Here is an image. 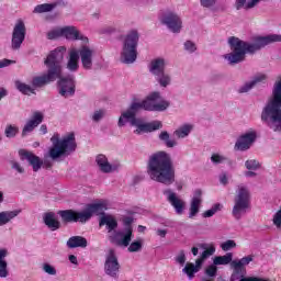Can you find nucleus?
Masks as SVG:
<instances>
[{"label": "nucleus", "instance_id": "nucleus-53", "mask_svg": "<svg viewBox=\"0 0 281 281\" xmlns=\"http://www.w3.org/2000/svg\"><path fill=\"white\" fill-rule=\"evenodd\" d=\"M216 271H218V268H216V265H211L205 269V273L209 276V278L216 277Z\"/></svg>", "mask_w": 281, "mask_h": 281}, {"label": "nucleus", "instance_id": "nucleus-9", "mask_svg": "<svg viewBox=\"0 0 281 281\" xmlns=\"http://www.w3.org/2000/svg\"><path fill=\"white\" fill-rule=\"evenodd\" d=\"M249 210H251V192L247 186L239 184L235 191L232 216L235 221H240Z\"/></svg>", "mask_w": 281, "mask_h": 281}, {"label": "nucleus", "instance_id": "nucleus-8", "mask_svg": "<svg viewBox=\"0 0 281 281\" xmlns=\"http://www.w3.org/2000/svg\"><path fill=\"white\" fill-rule=\"evenodd\" d=\"M168 106H170V101L164 99V97H161V92L155 91L149 93L146 97V99L140 102L134 101L131 104V111L127 112V114L133 116L135 115V113H139L142 109H144L145 111L161 112V111H166Z\"/></svg>", "mask_w": 281, "mask_h": 281}, {"label": "nucleus", "instance_id": "nucleus-59", "mask_svg": "<svg viewBox=\"0 0 281 281\" xmlns=\"http://www.w3.org/2000/svg\"><path fill=\"white\" fill-rule=\"evenodd\" d=\"M8 95V90L5 88H0V100H3Z\"/></svg>", "mask_w": 281, "mask_h": 281}, {"label": "nucleus", "instance_id": "nucleus-19", "mask_svg": "<svg viewBox=\"0 0 281 281\" xmlns=\"http://www.w3.org/2000/svg\"><path fill=\"white\" fill-rule=\"evenodd\" d=\"M95 165L103 175H111V172L120 169V164H111L109 158L103 154L97 155Z\"/></svg>", "mask_w": 281, "mask_h": 281}, {"label": "nucleus", "instance_id": "nucleus-55", "mask_svg": "<svg viewBox=\"0 0 281 281\" xmlns=\"http://www.w3.org/2000/svg\"><path fill=\"white\" fill-rule=\"evenodd\" d=\"M202 8H214L216 0H200Z\"/></svg>", "mask_w": 281, "mask_h": 281}, {"label": "nucleus", "instance_id": "nucleus-40", "mask_svg": "<svg viewBox=\"0 0 281 281\" xmlns=\"http://www.w3.org/2000/svg\"><path fill=\"white\" fill-rule=\"evenodd\" d=\"M233 258H234V255L232 252H227L224 256H216L213 259V265H215V267H218L220 265H229Z\"/></svg>", "mask_w": 281, "mask_h": 281}, {"label": "nucleus", "instance_id": "nucleus-33", "mask_svg": "<svg viewBox=\"0 0 281 281\" xmlns=\"http://www.w3.org/2000/svg\"><path fill=\"white\" fill-rule=\"evenodd\" d=\"M245 168L248 171L245 172V177H256V170H260V161L257 159H248L245 161Z\"/></svg>", "mask_w": 281, "mask_h": 281}, {"label": "nucleus", "instance_id": "nucleus-58", "mask_svg": "<svg viewBox=\"0 0 281 281\" xmlns=\"http://www.w3.org/2000/svg\"><path fill=\"white\" fill-rule=\"evenodd\" d=\"M156 234H157L160 238H166V235L168 234V231H167V229L158 228V229H156Z\"/></svg>", "mask_w": 281, "mask_h": 281}, {"label": "nucleus", "instance_id": "nucleus-31", "mask_svg": "<svg viewBox=\"0 0 281 281\" xmlns=\"http://www.w3.org/2000/svg\"><path fill=\"white\" fill-rule=\"evenodd\" d=\"M20 214L21 210L0 212V227H3V225H8V223L13 221V218H16V216Z\"/></svg>", "mask_w": 281, "mask_h": 281}, {"label": "nucleus", "instance_id": "nucleus-18", "mask_svg": "<svg viewBox=\"0 0 281 281\" xmlns=\"http://www.w3.org/2000/svg\"><path fill=\"white\" fill-rule=\"evenodd\" d=\"M258 139V132L256 130H248L241 134L235 143V150H249Z\"/></svg>", "mask_w": 281, "mask_h": 281}, {"label": "nucleus", "instance_id": "nucleus-25", "mask_svg": "<svg viewBox=\"0 0 281 281\" xmlns=\"http://www.w3.org/2000/svg\"><path fill=\"white\" fill-rule=\"evenodd\" d=\"M168 61L164 57H157L153 59L148 65V71L151 76H158L159 74H164L166 71V67Z\"/></svg>", "mask_w": 281, "mask_h": 281}, {"label": "nucleus", "instance_id": "nucleus-24", "mask_svg": "<svg viewBox=\"0 0 281 281\" xmlns=\"http://www.w3.org/2000/svg\"><path fill=\"white\" fill-rule=\"evenodd\" d=\"M99 226L104 227L108 229V236H111V234L116 233L117 231V220L113 215L109 214H102L99 221Z\"/></svg>", "mask_w": 281, "mask_h": 281}, {"label": "nucleus", "instance_id": "nucleus-5", "mask_svg": "<svg viewBox=\"0 0 281 281\" xmlns=\"http://www.w3.org/2000/svg\"><path fill=\"white\" fill-rule=\"evenodd\" d=\"M261 122L276 124L274 131H281V76L273 85L271 98L262 108Z\"/></svg>", "mask_w": 281, "mask_h": 281}, {"label": "nucleus", "instance_id": "nucleus-52", "mask_svg": "<svg viewBox=\"0 0 281 281\" xmlns=\"http://www.w3.org/2000/svg\"><path fill=\"white\" fill-rule=\"evenodd\" d=\"M184 49L189 54H194V52H196V44H194L192 41H187L184 42Z\"/></svg>", "mask_w": 281, "mask_h": 281}, {"label": "nucleus", "instance_id": "nucleus-3", "mask_svg": "<svg viewBox=\"0 0 281 281\" xmlns=\"http://www.w3.org/2000/svg\"><path fill=\"white\" fill-rule=\"evenodd\" d=\"M65 52H67V47L59 46L48 54L44 60V65H46L48 71L43 76L33 78L32 87L34 89H36V87H43V85H48V82H54L60 78V74H63V60H65Z\"/></svg>", "mask_w": 281, "mask_h": 281}, {"label": "nucleus", "instance_id": "nucleus-29", "mask_svg": "<svg viewBox=\"0 0 281 281\" xmlns=\"http://www.w3.org/2000/svg\"><path fill=\"white\" fill-rule=\"evenodd\" d=\"M265 80H267V75L261 74V75H257L252 78V80L247 81L246 83H244L241 87H239L238 89V93H249V91H251V89L260 83V82H265Z\"/></svg>", "mask_w": 281, "mask_h": 281}, {"label": "nucleus", "instance_id": "nucleus-64", "mask_svg": "<svg viewBox=\"0 0 281 281\" xmlns=\"http://www.w3.org/2000/svg\"><path fill=\"white\" fill-rule=\"evenodd\" d=\"M138 232H140V233H142V232H146V226L139 225V226H138Z\"/></svg>", "mask_w": 281, "mask_h": 281}, {"label": "nucleus", "instance_id": "nucleus-14", "mask_svg": "<svg viewBox=\"0 0 281 281\" xmlns=\"http://www.w3.org/2000/svg\"><path fill=\"white\" fill-rule=\"evenodd\" d=\"M58 214L66 223H87L91 220L89 207L80 212L74 210L59 211Z\"/></svg>", "mask_w": 281, "mask_h": 281}, {"label": "nucleus", "instance_id": "nucleus-30", "mask_svg": "<svg viewBox=\"0 0 281 281\" xmlns=\"http://www.w3.org/2000/svg\"><path fill=\"white\" fill-rule=\"evenodd\" d=\"M66 245L68 249H76L78 247L85 249L89 243L87 241V238L82 236H72L67 240Z\"/></svg>", "mask_w": 281, "mask_h": 281}, {"label": "nucleus", "instance_id": "nucleus-61", "mask_svg": "<svg viewBox=\"0 0 281 281\" xmlns=\"http://www.w3.org/2000/svg\"><path fill=\"white\" fill-rule=\"evenodd\" d=\"M220 182L223 184V186H227V176L226 175H222L220 177Z\"/></svg>", "mask_w": 281, "mask_h": 281}, {"label": "nucleus", "instance_id": "nucleus-46", "mask_svg": "<svg viewBox=\"0 0 281 281\" xmlns=\"http://www.w3.org/2000/svg\"><path fill=\"white\" fill-rule=\"evenodd\" d=\"M63 37V27H56L47 33L48 41H56V38Z\"/></svg>", "mask_w": 281, "mask_h": 281}, {"label": "nucleus", "instance_id": "nucleus-15", "mask_svg": "<svg viewBox=\"0 0 281 281\" xmlns=\"http://www.w3.org/2000/svg\"><path fill=\"white\" fill-rule=\"evenodd\" d=\"M57 79L59 94L63 98H72V95L76 94V80L74 79V76L63 77L61 72Z\"/></svg>", "mask_w": 281, "mask_h": 281}, {"label": "nucleus", "instance_id": "nucleus-36", "mask_svg": "<svg viewBox=\"0 0 281 281\" xmlns=\"http://www.w3.org/2000/svg\"><path fill=\"white\" fill-rule=\"evenodd\" d=\"M193 128L194 125L192 124H183L173 132V135H176L178 139H186V137L192 133Z\"/></svg>", "mask_w": 281, "mask_h": 281}, {"label": "nucleus", "instance_id": "nucleus-57", "mask_svg": "<svg viewBox=\"0 0 281 281\" xmlns=\"http://www.w3.org/2000/svg\"><path fill=\"white\" fill-rule=\"evenodd\" d=\"M267 1L269 0H250V10H254V8H256V5H258V3H267Z\"/></svg>", "mask_w": 281, "mask_h": 281}, {"label": "nucleus", "instance_id": "nucleus-21", "mask_svg": "<svg viewBox=\"0 0 281 281\" xmlns=\"http://www.w3.org/2000/svg\"><path fill=\"white\" fill-rule=\"evenodd\" d=\"M43 112H34L32 117L24 124L22 128V137H27L30 133L34 132V128H36L40 124L43 123Z\"/></svg>", "mask_w": 281, "mask_h": 281}, {"label": "nucleus", "instance_id": "nucleus-63", "mask_svg": "<svg viewBox=\"0 0 281 281\" xmlns=\"http://www.w3.org/2000/svg\"><path fill=\"white\" fill-rule=\"evenodd\" d=\"M91 16H92V19L98 20V19H100V12H94L91 14Z\"/></svg>", "mask_w": 281, "mask_h": 281}, {"label": "nucleus", "instance_id": "nucleus-56", "mask_svg": "<svg viewBox=\"0 0 281 281\" xmlns=\"http://www.w3.org/2000/svg\"><path fill=\"white\" fill-rule=\"evenodd\" d=\"M14 61L10 60V59H2L0 61V69H3L5 67H10V65H12Z\"/></svg>", "mask_w": 281, "mask_h": 281}, {"label": "nucleus", "instance_id": "nucleus-11", "mask_svg": "<svg viewBox=\"0 0 281 281\" xmlns=\"http://www.w3.org/2000/svg\"><path fill=\"white\" fill-rule=\"evenodd\" d=\"M133 238H135V235H133V226L131 225L108 235L110 243L116 245V247H128L130 243L133 241Z\"/></svg>", "mask_w": 281, "mask_h": 281}, {"label": "nucleus", "instance_id": "nucleus-48", "mask_svg": "<svg viewBox=\"0 0 281 281\" xmlns=\"http://www.w3.org/2000/svg\"><path fill=\"white\" fill-rule=\"evenodd\" d=\"M42 269L44 273H47V276H56L58 273V271L56 270V267L49 263H43Z\"/></svg>", "mask_w": 281, "mask_h": 281}, {"label": "nucleus", "instance_id": "nucleus-16", "mask_svg": "<svg viewBox=\"0 0 281 281\" xmlns=\"http://www.w3.org/2000/svg\"><path fill=\"white\" fill-rule=\"evenodd\" d=\"M120 261L117 260V255H115V250L110 249L105 255V276H109L110 278H117V276H120Z\"/></svg>", "mask_w": 281, "mask_h": 281}, {"label": "nucleus", "instance_id": "nucleus-49", "mask_svg": "<svg viewBox=\"0 0 281 281\" xmlns=\"http://www.w3.org/2000/svg\"><path fill=\"white\" fill-rule=\"evenodd\" d=\"M104 115H106V111L95 110L91 115V120H92V122H100V120H102L104 117Z\"/></svg>", "mask_w": 281, "mask_h": 281}, {"label": "nucleus", "instance_id": "nucleus-2", "mask_svg": "<svg viewBox=\"0 0 281 281\" xmlns=\"http://www.w3.org/2000/svg\"><path fill=\"white\" fill-rule=\"evenodd\" d=\"M147 175L156 183L172 186L175 183V165L170 154L166 151L153 154L147 162Z\"/></svg>", "mask_w": 281, "mask_h": 281}, {"label": "nucleus", "instance_id": "nucleus-42", "mask_svg": "<svg viewBox=\"0 0 281 281\" xmlns=\"http://www.w3.org/2000/svg\"><path fill=\"white\" fill-rule=\"evenodd\" d=\"M223 210V204L216 203L210 210L205 211L202 216L203 218H212L216 212H221Z\"/></svg>", "mask_w": 281, "mask_h": 281}, {"label": "nucleus", "instance_id": "nucleus-43", "mask_svg": "<svg viewBox=\"0 0 281 281\" xmlns=\"http://www.w3.org/2000/svg\"><path fill=\"white\" fill-rule=\"evenodd\" d=\"M4 135L9 139L14 138L15 135H19V126L13 125V124L7 125L5 130H4Z\"/></svg>", "mask_w": 281, "mask_h": 281}, {"label": "nucleus", "instance_id": "nucleus-12", "mask_svg": "<svg viewBox=\"0 0 281 281\" xmlns=\"http://www.w3.org/2000/svg\"><path fill=\"white\" fill-rule=\"evenodd\" d=\"M78 56L81 60V67L87 71L93 69V59L95 58V47L89 45V43H82L77 49Z\"/></svg>", "mask_w": 281, "mask_h": 281}, {"label": "nucleus", "instance_id": "nucleus-22", "mask_svg": "<svg viewBox=\"0 0 281 281\" xmlns=\"http://www.w3.org/2000/svg\"><path fill=\"white\" fill-rule=\"evenodd\" d=\"M19 155H20L22 161H24V159H25L32 166L33 172H38V170H41V168H43V159H41V157L34 155V153L27 151L25 149H21L19 151Z\"/></svg>", "mask_w": 281, "mask_h": 281}, {"label": "nucleus", "instance_id": "nucleus-4", "mask_svg": "<svg viewBox=\"0 0 281 281\" xmlns=\"http://www.w3.org/2000/svg\"><path fill=\"white\" fill-rule=\"evenodd\" d=\"M52 146L48 148L46 158L52 159V161H60L63 157H69L72 153H76L78 148V143H76V134L72 132L60 137V134L55 133L50 137Z\"/></svg>", "mask_w": 281, "mask_h": 281}, {"label": "nucleus", "instance_id": "nucleus-7", "mask_svg": "<svg viewBox=\"0 0 281 281\" xmlns=\"http://www.w3.org/2000/svg\"><path fill=\"white\" fill-rule=\"evenodd\" d=\"M128 113H131V105L126 111L122 112L121 116L119 117L117 126H120V128H122V126H126V122H130L131 126H135V135L154 133V131L164 128V123H161V121L145 122L142 119L135 117L137 113H134L132 116Z\"/></svg>", "mask_w": 281, "mask_h": 281}, {"label": "nucleus", "instance_id": "nucleus-10", "mask_svg": "<svg viewBox=\"0 0 281 281\" xmlns=\"http://www.w3.org/2000/svg\"><path fill=\"white\" fill-rule=\"evenodd\" d=\"M139 43V32L130 31L124 41L121 52V63L133 65L137 60V44Z\"/></svg>", "mask_w": 281, "mask_h": 281}, {"label": "nucleus", "instance_id": "nucleus-41", "mask_svg": "<svg viewBox=\"0 0 281 281\" xmlns=\"http://www.w3.org/2000/svg\"><path fill=\"white\" fill-rule=\"evenodd\" d=\"M54 8H56V4H52V3L38 4L34 8L33 12L34 14H43L45 12H52Z\"/></svg>", "mask_w": 281, "mask_h": 281}, {"label": "nucleus", "instance_id": "nucleus-47", "mask_svg": "<svg viewBox=\"0 0 281 281\" xmlns=\"http://www.w3.org/2000/svg\"><path fill=\"white\" fill-rule=\"evenodd\" d=\"M222 251H232V249H236V241L234 239H228L221 244Z\"/></svg>", "mask_w": 281, "mask_h": 281}, {"label": "nucleus", "instance_id": "nucleus-23", "mask_svg": "<svg viewBox=\"0 0 281 281\" xmlns=\"http://www.w3.org/2000/svg\"><path fill=\"white\" fill-rule=\"evenodd\" d=\"M63 37L67 41H81V43H89V37L82 34L76 26H63Z\"/></svg>", "mask_w": 281, "mask_h": 281}, {"label": "nucleus", "instance_id": "nucleus-45", "mask_svg": "<svg viewBox=\"0 0 281 281\" xmlns=\"http://www.w3.org/2000/svg\"><path fill=\"white\" fill-rule=\"evenodd\" d=\"M251 0H235V9L236 10H251Z\"/></svg>", "mask_w": 281, "mask_h": 281}, {"label": "nucleus", "instance_id": "nucleus-44", "mask_svg": "<svg viewBox=\"0 0 281 281\" xmlns=\"http://www.w3.org/2000/svg\"><path fill=\"white\" fill-rule=\"evenodd\" d=\"M211 161L212 164H214V166H218L221 164H225L227 161V158L221 153H214L211 155Z\"/></svg>", "mask_w": 281, "mask_h": 281}, {"label": "nucleus", "instance_id": "nucleus-1", "mask_svg": "<svg viewBox=\"0 0 281 281\" xmlns=\"http://www.w3.org/2000/svg\"><path fill=\"white\" fill-rule=\"evenodd\" d=\"M273 43H281L280 34L256 36L254 37L252 43L232 36L228 38L231 53L225 54L223 58L227 60L229 65H238V63H243V60H245L246 54H255V52H259V49H262L267 47V45H271Z\"/></svg>", "mask_w": 281, "mask_h": 281}, {"label": "nucleus", "instance_id": "nucleus-34", "mask_svg": "<svg viewBox=\"0 0 281 281\" xmlns=\"http://www.w3.org/2000/svg\"><path fill=\"white\" fill-rule=\"evenodd\" d=\"M155 78H156V82H158L161 89H167V87H170V85H172V75L166 71L160 72L159 75H156Z\"/></svg>", "mask_w": 281, "mask_h": 281}, {"label": "nucleus", "instance_id": "nucleus-38", "mask_svg": "<svg viewBox=\"0 0 281 281\" xmlns=\"http://www.w3.org/2000/svg\"><path fill=\"white\" fill-rule=\"evenodd\" d=\"M158 139L162 142L167 148H175V146H178L177 140L170 138V133H168V131H161L158 135Z\"/></svg>", "mask_w": 281, "mask_h": 281}, {"label": "nucleus", "instance_id": "nucleus-32", "mask_svg": "<svg viewBox=\"0 0 281 281\" xmlns=\"http://www.w3.org/2000/svg\"><path fill=\"white\" fill-rule=\"evenodd\" d=\"M5 258H8V249H0V278H8L10 276Z\"/></svg>", "mask_w": 281, "mask_h": 281}, {"label": "nucleus", "instance_id": "nucleus-62", "mask_svg": "<svg viewBox=\"0 0 281 281\" xmlns=\"http://www.w3.org/2000/svg\"><path fill=\"white\" fill-rule=\"evenodd\" d=\"M40 133L42 135H47V125H41Z\"/></svg>", "mask_w": 281, "mask_h": 281}, {"label": "nucleus", "instance_id": "nucleus-17", "mask_svg": "<svg viewBox=\"0 0 281 281\" xmlns=\"http://www.w3.org/2000/svg\"><path fill=\"white\" fill-rule=\"evenodd\" d=\"M27 30L25 29V22L22 20H19L12 32V38H11V49L14 52H18V49H21V45H23V42L25 41V34Z\"/></svg>", "mask_w": 281, "mask_h": 281}, {"label": "nucleus", "instance_id": "nucleus-51", "mask_svg": "<svg viewBox=\"0 0 281 281\" xmlns=\"http://www.w3.org/2000/svg\"><path fill=\"white\" fill-rule=\"evenodd\" d=\"M175 260H176V262H177L178 265H180L181 267H183V265H186V260H187V258H186V251H184V250H180V251L178 252V255L176 256Z\"/></svg>", "mask_w": 281, "mask_h": 281}, {"label": "nucleus", "instance_id": "nucleus-35", "mask_svg": "<svg viewBox=\"0 0 281 281\" xmlns=\"http://www.w3.org/2000/svg\"><path fill=\"white\" fill-rule=\"evenodd\" d=\"M14 86H15V89L20 91V93H23V95H32L36 93L33 86H30L21 80H15Z\"/></svg>", "mask_w": 281, "mask_h": 281}, {"label": "nucleus", "instance_id": "nucleus-20", "mask_svg": "<svg viewBox=\"0 0 281 281\" xmlns=\"http://www.w3.org/2000/svg\"><path fill=\"white\" fill-rule=\"evenodd\" d=\"M164 194L167 195V201L173 206L176 214L181 216L186 210V201L180 199L179 195L170 189L166 190Z\"/></svg>", "mask_w": 281, "mask_h": 281}, {"label": "nucleus", "instance_id": "nucleus-27", "mask_svg": "<svg viewBox=\"0 0 281 281\" xmlns=\"http://www.w3.org/2000/svg\"><path fill=\"white\" fill-rule=\"evenodd\" d=\"M79 60L78 48L71 47L68 50L66 69H68V71H77L80 68Z\"/></svg>", "mask_w": 281, "mask_h": 281}, {"label": "nucleus", "instance_id": "nucleus-50", "mask_svg": "<svg viewBox=\"0 0 281 281\" xmlns=\"http://www.w3.org/2000/svg\"><path fill=\"white\" fill-rule=\"evenodd\" d=\"M235 261L237 262V266L243 267L245 269V267H247L249 262H254V256L249 255Z\"/></svg>", "mask_w": 281, "mask_h": 281}, {"label": "nucleus", "instance_id": "nucleus-13", "mask_svg": "<svg viewBox=\"0 0 281 281\" xmlns=\"http://www.w3.org/2000/svg\"><path fill=\"white\" fill-rule=\"evenodd\" d=\"M160 23L166 25L168 31L172 32V34H179L181 30H183V20H181L179 14L172 11L164 13L160 18Z\"/></svg>", "mask_w": 281, "mask_h": 281}, {"label": "nucleus", "instance_id": "nucleus-60", "mask_svg": "<svg viewBox=\"0 0 281 281\" xmlns=\"http://www.w3.org/2000/svg\"><path fill=\"white\" fill-rule=\"evenodd\" d=\"M68 260L71 262V265H78V258L75 255H70Z\"/></svg>", "mask_w": 281, "mask_h": 281}, {"label": "nucleus", "instance_id": "nucleus-54", "mask_svg": "<svg viewBox=\"0 0 281 281\" xmlns=\"http://www.w3.org/2000/svg\"><path fill=\"white\" fill-rule=\"evenodd\" d=\"M11 168L13 170H16V172H19L20 175H23V172H25V169L21 166V164L14 160L11 161Z\"/></svg>", "mask_w": 281, "mask_h": 281}, {"label": "nucleus", "instance_id": "nucleus-37", "mask_svg": "<svg viewBox=\"0 0 281 281\" xmlns=\"http://www.w3.org/2000/svg\"><path fill=\"white\" fill-rule=\"evenodd\" d=\"M88 210L90 212V216H93V214H97V215L104 214V212L109 210V206L106 202H98V203L88 205Z\"/></svg>", "mask_w": 281, "mask_h": 281}, {"label": "nucleus", "instance_id": "nucleus-39", "mask_svg": "<svg viewBox=\"0 0 281 281\" xmlns=\"http://www.w3.org/2000/svg\"><path fill=\"white\" fill-rule=\"evenodd\" d=\"M126 248L130 254H139V251L144 249V239L136 238L133 241H130V245L126 246Z\"/></svg>", "mask_w": 281, "mask_h": 281}, {"label": "nucleus", "instance_id": "nucleus-28", "mask_svg": "<svg viewBox=\"0 0 281 281\" xmlns=\"http://www.w3.org/2000/svg\"><path fill=\"white\" fill-rule=\"evenodd\" d=\"M43 223L50 232H57L60 227V221L54 212H47L43 214Z\"/></svg>", "mask_w": 281, "mask_h": 281}, {"label": "nucleus", "instance_id": "nucleus-6", "mask_svg": "<svg viewBox=\"0 0 281 281\" xmlns=\"http://www.w3.org/2000/svg\"><path fill=\"white\" fill-rule=\"evenodd\" d=\"M199 249L203 250L200 256ZM191 254L192 256H199V258L195 260V263L187 262L182 269V273H184L189 280H193L194 274L201 271V267H203V262H205L206 258L216 254V247L214 244L199 243L191 248Z\"/></svg>", "mask_w": 281, "mask_h": 281}, {"label": "nucleus", "instance_id": "nucleus-26", "mask_svg": "<svg viewBox=\"0 0 281 281\" xmlns=\"http://www.w3.org/2000/svg\"><path fill=\"white\" fill-rule=\"evenodd\" d=\"M202 203H203L202 192L201 190H196L190 202L189 218H194V216L199 214Z\"/></svg>", "mask_w": 281, "mask_h": 281}]
</instances>
